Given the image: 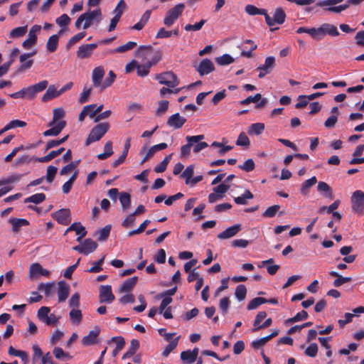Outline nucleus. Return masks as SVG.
<instances>
[{
    "label": "nucleus",
    "instance_id": "f257e3e1",
    "mask_svg": "<svg viewBox=\"0 0 364 364\" xmlns=\"http://www.w3.org/2000/svg\"><path fill=\"white\" fill-rule=\"evenodd\" d=\"M109 129L107 122H102L95 126L90 132L85 141V145L89 146L93 142L100 141Z\"/></svg>",
    "mask_w": 364,
    "mask_h": 364
},
{
    "label": "nucleus",
    "instance_id": "f03ea898",
    "mask_svg": "<svg viewBox=\"0 0 364 364\" xmlns=\"http://www.w3.org/2000/svg\"><path fill=\"white\" fill-rule=\"evenodd\" d=\"M351 207L353 211L359 216L364 215V191L357 190L351 196Z\"/></svg>",
    "mask_w": 364,
    "mask_h": 364
},
{
    "label": "nucleus",
    "instance_id": "7ed1b4c3",
    "mask_svg": "<svg viewBox=\"0 0 364 364\" xmlns=\"http://www.w3.org/2000/svg\"><path fill=\"white\" fill-rule=\"evenodd\" d=\"M50 309L48 306H41L38 312V318L47 326H55L58 323L60 316L57 317L54 314H50Z\"/></svg>",
    "mask_w": 364,
    "mask_h": 364
},
{
    "label": "nucleus",
    "instance_id": "20e7f679",
    "mask_svg": "<svg viewBox=\"0 0 364 364\" xmlns=\"http://www.w3.org/2000/svg\"><path fill=\"white\" fill-rule=\"evenodd\" d=\"M185 5L182 3L176 4L175 6L169 9L165 16L164 19V23L165 26L170 27L171 26L177 19L182 15Z\"/></svg>",
    "mask_w": 364,
    "mask_h": 364
},
{
    "label": "nucleus",
    "instance_id": "39448f33",
    "mask_svg": "<svg viewBox=\"0 0 364 364\" xmlns=\"http://www.w3.org/2000/svg\"><path fill=\"white\" fill-rule=\"evenodd\" d=\"M155 79L161 85H165L168 87H175L179 85V80L177 76L171 71L157 74Z\"/></svg>",
    "mask_w": 364,
    "mask_h": 364
},
{
    "label": "nucleus",
    "instance_id": "423d86ee",
    "mask_svg": "<svg viewBox=\"0 0 364 364\" xmlns=\"http://www.w3.org/2000/svg\"><path fill=\"white\" fill-rule=\"evenodd\" d=\"M317 30V41L321 40L324 36L329 35L332 37L339 36V31L337 27L331 23H323L320 27L316 28Z\"/></svg>",
    "mask_w": 364,
    "mask_h": 364
},
{
    "label": "nucleus",
    "instance_id": "0eeeda50",
    "mask_svg": "<svg viewBox=\"0 0 364 364\" xmlns=\"http://www.w3.org/2000/svg\"><path fill=\"white\" fill-rule=\"evenodd\" d=\"M264 18L267 24L272 27L276 23L282 24L285 21L286 14L282 8L279 7L276 9L273 17L269 16V15L266 11Z\"/></svg>",
    "mask_w": 364,
    "mask_h": 364
},
{
    "label": "nucleus",
    "instance_id": "6e6552de",
    "mask_svg": "<svg viewBox=\"0 0 364 364\" xmlns=\"http://www.w3.org/2000/svg\"><path fill=\"white\" fill-rule=\"evenodd\" d=\"M97 247V243L92 239H85L80 245L75 246L73 249L79 253L87 255L93 252Z\"/></svg>",
    "mask_w": 364,
    "mask_h": 364
},
{
    "label": "nucleus",
    "instance_id": "1a4fd4ad",
    "mask_svg": "<svg viewBox=\"0 0 364 364\" xmlns=\"http://www.w3.org/2000/svg\"><path fill=\"white\" fill-rule=\"evenodd\" d=\"M53 218L59 224L68 225L71 222V213L70 209L62 208L51 214Z\"/></svg>",
    "mask_w": 364,
    "mask_h": 364
},
{
    "label": "nucleus",
    "instance_id": "9d476101",
    "mask_svg": "<svg viewBox=\"0 0 364 364\" xmlns=\"http://www.w3.org/2000/svg\"><path fill=\"white\" fill-rule=\"evenodd\" d=\"M204 139V135H196V136H187L186 137L188 143L185 145H183L181 148V156H188L191 152V148L193 146L194 143H198L199 141H201Z\"/></svg>",
    "mask_w": 364,
    "mask_h": 364
},
{
    "label": "nucleus",
    "instance_id": "9b49d317",
    "mask_svg": "<svg viewBox=\"0 0 364 364\" xmlns=\"http://www.w3.org/2000/svg\"><path fill=\"white\" fill-rule=\"evenodd\" d=\"M99 299L100 303L107 304H111L115 299L110 285H102L100 287Z\"/></svg>",
    "mask_w": 364,
    "mask_h": 364
},
{
    "label": "nucleus",
    "instance_id": "f8f14e48",
    "mask_svg": "<svg viewBox=\"0 0 364 364\" xmlns=\"http://www.w3.org/2000/svg\"><path fill=\"white\" fill-rule=\"evenodd\" d=\"M97 46V43H90L80 46L77 51V57L80 59L90 58Z\"/></svg>",
    "mask_w": 364,
    "mask_h": 364
},
{
    "label": "nucleus",
    "instance_id": "ddd939ff",
    "mask_svg": "<svg viewBox=\"0 0 364 364\" xmlns=\"http://www.w3.org/2000/svg\"><path fill=\"white\" fill-rule=\"evenodd\" d=\"M275 65V58L273 56H269L265 59L264 64L259 66L257 70H260L258 77L263 78L267 74L272 72Z\"/></svg>",
    "mask_w": 364,
    "mask_h": 364
},
{
    "label": "nucleus",
    "instance_id": "4468645a",
    "mask_svg": "<svg viewBox=\"0 0 364 364\" xmlns=\"http://www.w3.org/2000/svg\"><path fill=\"white\" fill-rule=\"evenodd\" d=\"M41 29V26L39 25H34L31 27V28L29 31L27 39H26L22 43V46L24 48H29L31 46H32L36 43V33L39 32Z\"/></svg>",
    "mask_w": 364,
    "mask_h": 364
},
{
    "label": "nucleus",
    "instance_id": "2eb2a0df",
    "mask_svg": "<svg viewBox=\"0 0 364 364\" xmlns=\"http://www.w3.org/2000/svg\"><path fill=\"white\" fill-rule=\"evenodd\" d=\"M36 51L34 50L31 53H23L20 55L19 60H20V62L21 63V65L19 66V68L16 71L15 75L31 68V66L33 65V60H28L26 61V60L28 58L33 56L34 55H36Z\"/></svg>",
    "mask_w": 364,
    "mask_h": 364
},
{
    "label": "nucleus",
    "instance_id": "dca6fc26",
    "mask_svg": "<svg viewBox=\"0 0 364 364\" xmlns=\"http://www.w3.org/2000/svg\"><path fill=\"white\" fill-rule=\"evenodd\" d=\"M82 15L84 18L83 28L87 29L92 24L93 21L97 17L101 16L102 13L101 10L97 9L91 11H87Z\"/></svg>",
    "mask_w": 364,
    "mask_h": 364
},
{
    "label": "nucleus",
    "instance_id": "f3484780",
    "mask_svg": "<svg viewBox=\"0 0 364 364\" xmlns=\"http://www.w3.org/2000/svg\"><path fill=\"white\" fill-rule=\"evenodd\" d=\"M70 231H75L76 232V235H78L76 240L79 242H80L82 239L86 236L87 232L85 228L82 226L80 223H73L68 228H67L65 235Z\"/></svg>",
    "mask_w": 364,
    "mask_h": 364
},
{
    "label": "nucleus",
    "instance_id": "a211bd4d",
    "mask_svg": "<svg viewBox=\"0 0 364 364\" xmlns=\"http://www.w3.org/2000/svg\"><path fill=\"white\" fill-rule=\"evenodd\" d=\"M214 70L215 66L213 63L208 58L202 60L196 69V70L201 76L208 75L213 72Z\"/></svg>",
    "mask_w": 364,
    "mask_h": 364
},
{
    "label": "nucleus",
    "instance_id": "6ab92c4d",
    "mask_svg": "<svg viewBox=\"0 0 364 364\" xmlns=\"http://www.w3.org/2000/svg\"><path fill=\"white\" fill-rule=\"evenodd\" d=\"M241 229L242 228L240 224H235L220 232L218 235V238L220 240L229 239L235 236L241 230Z\"/></svg>",
    "mask_w": 364,
    "mask_h": 364
},
{
    "label": "nucleus",
    "instance_id": "aec40b11",
    "mask_svg": "<svg viewBox=\"0 0 364 364\" xmlns=\"http://www.w3.org/2000/svg\"><path fill=\"white\" fill-rule=\"evenodd\" d=\"M100 329L95 327L94 330L90 331L88 335L84 336L81 341L82 344L85 346H92L97 343V338L100 335Z\"/></svg>",
    "mask_w": 364,
    "mask_h": 364
},
{
    "label": "nucleus",
    "instance_id": "412c9836",
    "mask_svg": "<svg viewBox=\"0 0 364 364\" xmlns=\"http://www.w3.org/2000/svg\"><path fill=\"white\" fill-rule=\"evenodd\" d=\"M186 119L180 116L179 113L171 115L168 121L167 125L176 129H180L186 123Z\"/></svg>",
    "mask_w": 364,
    "mask_h": 364
},
{
    "label": "nucleus",
    "instance_id": "4be33fe9",
    "mask_svg": "<svg viewBox=\"0 0 364 364\" xmlns=\"http://www.w3.org/2000/svg\"><path fill=\"white\" fill-rule=\"evenodd\" d=\"M58 301L63 302L68 297L70 293V286L64 281H60L58 283Z\"/></svg>",
    "mask_w": 364,
    "mask_h": 364
},
{
    "label": "nucleus",
    "instance_id": "5701e85b",
    "mask_svg": "<svg viewBox=\"0 0 364 364\" xmlns=\"http://www.w3.org/2000/svg\"><path fill=\"white\" fill-rule=\"evenodd\" d=\"M104 75L105 70L103 67L99 66L94 68L92 73V80L94 87H97L100 86L102 87V80Z\"/></svg>",
    "mask_w": 364,
    "mask_h": 364
},
{
    "label": "nucleus",
    "instance_id": "b1692460",
    "mask_svg": "<svg viewBox=\"0 0 364 364\" xmlns=\"http://www.w3.org/2000/svg\"><path fill=\"white\" fill-rule=\"evenodd\" d=\"M29 274L31 278L38 275L49 277L50 272L46 269H43L39 263H33L31 265Z\"/></svg>",
    "mask_w": 364,
    "mask_h": 364
},
{
    "label": "nucleus",
    "instance_id": "393cba45",
    "mask_svg": "<svg viewBox=\"0 0 364 364\" xmlns=\"http://www.w3.org/2000/svg\"><path fill=\"white\" fill-rule=\"evenodd\" d=\"M9 223L12 226V231L14 232H18L21 228L23 226H28L29 225V221L24 218H11L9 220Z\"/></svg>",
    "mask_w": 364,
    "mask_h": 364
},
{
    "label": "nucleus",
    "instance_id": "a878e982",
    "mask_svg": "<svg viewBox=\"0 0 364 364\" xmlns=\"http://www.w3.org/2000/svg\"><path fill=\"white\" fill-rule=\"evenodd\" d=\"M64 29L62 28L58 32V34H54L48 38L46 44V48L50 53H53L57 50L59 41V36L61 35Z\"/></svg>",
    "mask_w": 364,
    "mask_h": 364
},
{
    "label": "nucleus",
    "instance_id": "bb28decb",
    "mask_svg": "<svg viewBox=\"0 0 364 364\" xmlns=\"http://www.w3.org/2000/svg\"><path fill=\"white\" fill-rule=\"evenodd\" d=\"M66 126L65 121H60L57 123V124L52 128L45 131L43 134L44 136H58L62 130Z\"/></svg>",
    "mask_w": 364,
    "mask_h": 364
},
{
    "label": "nucleus",
    "instance_id": "cd10ccee",
    "mask_svg": "<svg viewBox=\"0 0 364 364\" xmlns=\"http://www.w3.org/2000/svg\"><path fill=\"white\" fill-rule=\"evenodd\" d=\"M158 61L159 59H157L154 62H146L145 64L143 65H139L137 63L136 68L137 75L140 77H145L148 75L150 72L151 67L155 65Z\"/></svg>",
    "mask_w": 364,
    "mask_h": 364
},
{
    "label": "nucleus",
    "instance_id": "c85d7f7f",
    "mask_svg": "<svg viewBox=\"0 0 364 364\" xmlns=\"http://www.w3.org/2000/svg\"><path fill=\"white\" fill-rule=\"evenodd\" d=\"M138 282L137 277H133L127 279L120 287L119 291L120 293L129 292L132 290Z\"/></svg>",
    "mask_w": 364,
    "mask_h": 364
},
{
    "label": "nucleus",
    "instance_id": "c756f323",
    "mask_svg": "<svg viewBox=\"0 0 364 364\" xmlns=\"http://www.w3.org/2000/svg\"><path fill=\"white\" fill-rule=\"evenodd\" d=\"M317 183V178L316 176H312L308 180H306L301 186L300 192L303 196H306L309 193L311 187L314 186Z\"/></svg>",
    "mask_w": 364,
    "mask_h": 364
},
{
    "label": "nucleus",
    "instance_id": "7c9ffc66",
    "mask_svg": "<svg viewBox=\"0 0 364 364\" xmlns=\"http://www.w3.org/2000/svg\"><path fill=\"white\" fill-rule=\"evenodd\" d=\"M60 95L59 91H57L54 85H50L48 87L46 92L42 96L41 100L43 102H48L51 100L52 99L58 97Z\"/></svg>",
    "mask_w": 364,
    "mask_h": 364
},
{
    "label": "nucleus",
    "instance_id": "2f4dec72",
    "mask_svg": "<svg viewBox=\"0 0 364 364\" xmlns=\"http://www.w3.org/2000/svg\"><path fill=\"white\" fill-rule=\"evenodd\" d=\"M317 190L318 192L323 193L326 198H333L332 189L327 183L324 181H319L317 186Z\"/></svg>",
    "mask_w": 364,
    "mask_h": 364
},
{
    "label": "nucleus",
    "instance_id": "473e14b6",
    "mask_svg": "<svg viewBox=\"0 0 364 364\" xmlns=\"http://www.w3.org/2000/svg\"><path fill=\"white\" fill-rule=\"evenodd\" d=\"M139 348V341L136 339H132L130 346L127 352L123 355L122 359H126L133 356Z\"/></svg>",
    "mask_w": 364,
    "mask_h": 364
},
{
    "label": "nucleus",
    "instance_id": "72a5a7b5",
    "mask_svg": "<svg viewBox=\"0 0 364 364\" xmlns=\"http://www.w3.org/2000/svg\"><path fill=\"white\" fill-rule=\"evenodd\" d=\"M64 151H65V148H63V147H61L59 149L55 150V151H51L46 156L41 157V158H37L36 161L38 162H41V163H47V162L51 161L52 159H53L54 158H55L56 156L61 154Z\"/></svg>",
    "mask_w": 364,
    "mask_h": 364
},
{
    "label": "nucleus",
    "instance_id": "f704fd0d",
    "mask_svg": "<svg viewBox=\"0 0 364 364\" xmlns=\"http://www.w3.org/2000/svg\"><path fill=\"white\" fill-rule=\"evenodd\" d=\"M46 195L43 193L33 194L24 199V203H33L35 204H39L46 200Z\"/></svg>",
    "mask_w": 364,
    "mask_h": 364
},
{
    "label": "nucleus",
    "instance_id": "c9c22d12",
    "mask_svg": "<svg viewBox=\"0 0 364 364\" xmlns=\"http://www.w3.org/2000/svg\"><path fill=\"white\" fill-rule=\"evenodd\" d=\"M136 46V43H135L134 41H129L127 43H125V44H124L122 46H120L116 48L114 50H112L110 51V53H124V52H127L128 50H130L133 49Z\"/></svg>",
    "mask_w": 364,
    "mask_h": 364
},
{
    "label": "nucleus",
    "instance_id": "e433bc0d",
    "mask_svg": "<svg viewBox=\"0 0 364 364\" xmlns=\"http://www.w3.org/2000/svg\"><path fill=\"white\" fill-rule=\"evenodd\" d=\"M264 124L257 122L252 124L248 129V134H255V135H259L263 132L264 130Z\"/></svg>",
    "mask_w": 364,
    "mask_h": 364
},
{
    "label": "nucleus",
    "instance_id": "4c0bfd02",
    "mask_svg": "<svg viewBox=\"0 0 364 364\" xmlns=\"http://www.w3.org/2000/svg\"><path fill=\"white\" fill-rule=\"evenodd\" d=\"M253 198V194L249 190H245L241 196L235 197L234 201L238 205H246L247 203L246 200L252 199Z\"/></svg>",
    "mask_w": 364,
    "mask_h": 364
},
{
    "label": "nucleus",
    "instance_id": "58836bf2",
    "mask_svg": "<svg viewBox=\"0 0 364 364\" xmlns=\"http://www.w3.org/2000/svg\"><path fill=\"white\" fill-rule=\"evenodd\" d=\"M245 11L249 15H263L265 17L267 10L264 9H258L254 5L247 4L245 6Z\"/></svg>",
    "mask_w": 364,
    "mask_h": 364
},
{
    "label": "nucleus",
    "instance_id": "ea45409f",
    "mask_svg": "<svg viewBox=\"0 0 364 364\" xmlns=\"http://www.w3.org/2000/svg\"><path fill=\"white\" fill-rule=\"evenodd\" d=\"M179 339L180 336H178L175 339L172 340L169 344L165 347L162 352V355L164 357H168V355L177 347Z\"/></svg>",
    "mask_w": 364,
    "mask_h": 364
},
{
    "label": "nucleus",
    "instance_id": "a19ab883",
    "mask_svg": "<svg viewBox=\"0 0 364 364\" xmlns=\"http://www.w3.org/2000/svg\"><path fill=\"white\" fill-rule=\"evenodd\" d=\"M308 316H309L308 313L306 311L302 310V311L298 312L294 317L288 318L286 321V323H293L295 322L303 321V320L306 319L308 318Z\"/></svg>",
    "mask_w": 364,
    "mask_h": 364
},
{
    "label": "nucleus",
    "instance_id": "79ce46f5",
    "mask_svg": "<svg viewBox=\"0 0 364 364\" xmlns=\"http://www.w3.org/2000/svg\"><path fill=\"white\" fill-rule=\"evenodd\" d=\"M266 304V299L263 297H256L251 300L247 306V310H253L259 307L260 305Z\"/></svg>",
    "mask_w": 364,
    "mask_h": 364
},
{
    "label": "nucleus",
    "instance_id": "37998d69",
    "mask_svg": "<svg viewBox=\"0 0 364 364\" xmlns=\"http://www.w3.org/2000/svg\"><path fill=\"white\" fill-rule=\"evenodd\" d=\"M181 359L184 364H191L196 360V357L191 353V350L181 352Z\"/></svg>",
    "mask_w": 364,
    "mask_h": 364
},
{
    "label": "nucleus",
    "instance_id": "c03bdc74",
    "mask_svg": "<svg viewBox=\"0 0 364 364\" xmlns=\"http://www.w3.org/2000/svg\"><path fill=\"white\" fill-rule=\"evenodd\" d=\"M27 32V26H20L12 29L10 31L9 36L10 38H20L24 36Z\"/></svg>",
    "mask_w": 364,
    "mask_h": 364
},
{
    "label": "nucleus",
    "instance_id": "a18cd8bd",
    "mask_svg": "<svg viewBox=\"0 0 364 364\" xmlns=\"http://www.w3.org/2000/svg\"><path fill=\"white\" fill-rule=\"evenodd\" d=\"M105 255L102 256L98 261L94 262L92 266L87 270L90 273H98L102 270V265L104 263Z\"/></svg>",
    "mask_w": 364,
    "mask_h": 364
},
{
    "label": "nucleus",
    "instance_id": "49530a36",
    "mask_svg": "<svg viewBox=\"0 0 364 364\" xmlns=\"http://www.w3.org/2000/svg\"><path fill=\"white\" fill-rule=\"evenodd\" d=\"M70 320L75 323L76 324H79L82 318V314L80 310L77 309H73L69 314Z\"/></svg>",
    "mask_w": 364,
    "mask_h": 364
},
{
    "label": "nucleus",
    "instance_id": "de8ad7c7",
    "mask_svg": "<svg viewBox=\"0 0 364 364\" xmlns=\"http://www.w3.org/2000/svg\"><path fill=\"white\" fill-rule=\"evenodd\" d=\"M21 176L22 175L21 174H13L8 176L7 178H1L0 179V186L16 183L20 181Z\"/></svg>",
    "mask_w": 364,
    "mask_h": 364
},
{
    "label": "nucleus",
    "instance_id": "09e8293b",
    "mask_svg": "<svg viewBox=\"0 0 364 364\" xmlns=\"http://www.w3.org/2000/svg\"><path fill=\"white\" fill-rule=\"evenodd\" d=\"M21 176L22 175L21 174H13L8 176L7 178H1L0 179V186L16 183L20 181Z\"/></svg>",
    "mask_w": 364,
    "mask_h": 364
},
{
    "label": "nucleus",
    "instance_id": "8fccbe9b",
    "mask_svg": "<svg viewBox=\"0 0 364 364\" xmlns=\"http://www.w3.org/2000/svg\"><path fill=\"white\" fill-rule=\"evenodd\" d=\"M247 294L246 287L243 284H240L236 287L235 295L238 301H243Z\"/></svg>",
    "mask_w": 364,
    "mask_h": 364
},
{
    "label": "nucleus",
    "instance_id": "3c124183",
    "mask_svg": "<svg viewBox=\"0 0 364 364\" xmlns=\"http://www.w3.org/2000/svg\"><path fill=\"white\" fill-rule=\"evenodd\" d=\"M151 48V46H141L136 51V56L142 59L146 58Z\"/></svg>",
    "mask_w": 364,
    "mask_h": 364
},
{
    "label": "nucleus",
    "instance_id": "603ef678",
    "mask_svg": "<svg viewBox=\"0 0 364 364\" xmlns=\"http://www.w3.org/2000/svg\"><path fill=\"white\" fill-rule=\"evenodd\" d=\"M119 201L124 210L127 209L131 204L130 194L126 192H122L119 195Z\"/></svg>",
    "mask_w": 364,
    "mask_h": 364
},
{
    "label": "nucleus",
    "instance_id": "864d4df0",
    "mask_svg": "<svg viewBox=\"0 0 364 364\" xmlns=\"http://www.w3.org/2000/svg\"><path fill=\"white\" fill-rule=\"evenodd\" d=\"M216 63L220 65H227L234 62L233 58L229 54H224L215 58Z\"/></svg>",
    "mask_w": 364,
    "mask_h": 364
},
{
    "label": "nucleus",
    "instance_id": "5fc2aeb1",
    "mask_svg": "<svg viewBox=\"0 0 364 364\" xmlns=\"http://www.w3.org/2000/svg\"><path fill=\"white\" fill-rule=\"evenodd\" d=\"M297 33L301 34L303 33H306L309 34L312 38L317 41V30L316 28H306V27H299L296 31Z\"/></svg>",
    "mask_w": 364,
    "mask_h": 364
},
{
    "label": "nucleus",
    "instance_id": "6e6d98bb",
    "mask_svg": "<svg viewBox=\"0 0 364 364\" xmlns=\"http://www.w3.org/2000/svg\"><path fill=\"white\" fill-rule=\"evenodd\" d=\"M86 35L85 32H80L73 36L67 43L66 48L69 50L74 44L82 40Z\"/></svg>",
    "mask_w": 364,
    "mask_h": 364
},
{
    "label": "nucleus",
    "instance_id": "4d7b16f0",
    "mask_svg": "<svg viewBox=\"0 0 364 364\" xmlns=\"http://www.w3.org/2000/svg\"><path fill=\"white\" fill-rule=\"evenodd\" d=\"M65 116V112L62 108H55L53 109V120L48 124L49 127L53 126L60 119L63 118Z\"/></svg>",
    "mask_w": 364,
    "mask_h": 364
},
{
    "label": "nucleus",
    "instance_id": "13d9d810",
    "mask_svg": "<svg viewBox=\"0 0 364 364\" xmlns=\"http://www.w3.org/2000/svg\"><path fill=\"white\" fill-rule=\"evenodd\" d=\"M318 346L316 343H311L305 350L304 354L306 356L314 358L318 353Z\"/></svg>",
    "mask_w": 364,
    "mask_h": 364
},
{
    "label": "nucleus",
    "instance_id": "bf43d9fd",
    "mask_svg": "<svg viewBox=\"0 0 364 364\" xmlns=\"http://www.w3.org/2000/svg\"><path fill=\"white\" fill-rule=\"evenodd\" d=\"M266 317H267V313L265 311H259L257 314V316L255 317V319L254 321V323H253V326H254L253 331H257L259 330V327L261 326L260 323Z\"/></svg>",
    "mask_w": 364,
    "mask_h": 364
},
{
    "label": "nucleus",
    "instance_id": "052dcab7",
    "mask_svg": "<svg viewBox=\"0 0 364 364\" xmlns=\"http://www.w3.org/2000/svg\"><path fill=\"white\" fill-rule=\"evenodd\" d=\"M58 168L54 166H49L47 168L46 176H44L48 183H52L55 178V176L57 173Z\"/></svg>",
    "mask_w": 364,
    "mask_h": 364
},
{
    "label": "nucleus",
    "instance_id": "680f3d73",
    "mask_svg": "<svg viewBox=\"0 0 364 364\" xmlns=\"http://www.w3.org/2000/svg\"><path fill=\"white\" fill-rule=\"evenodd\" d=\"M193 173H194V167L192 165L187 166L186 168L182 173L181 177L186 179V184L190 183V180L193 177Z\"/></svg>",
    "mask_w": 364,
    "mask_h": 364
},
{
    "label": "nucleus",
    "instance_id": "e2e57ef3",
    "mask_svg": "<svg viewBox=\"0 0 364 364\" xmlns=\"http://www.w3.org/2000/svg\"><path fill=\"white\" fill-rule=\"evenodd\" d=\"M80 160L78 161H71L68 165L65 166L61 170H60V175H66L67 173L73 171L79 164Z\"/></svg>",
    "mask_w": 364,
    "mask_h": 364
},
{
    "label": "nucleus",
    "instance_id": "0e129e2a",
    "mask_svg": "<svg viewBox=\"0 0 364 364\" xmlns=\"http://www.w3.org/2000/svg\"><path fill=\"white\" fill-rule=\"evenodd\" d=\"M280 206L279 205L270 206L262 213V216L264 218H273L275 216Z\"/></svg>",
    "mask_w": 364,
    "mask_h": 364
},
{
    "label": "nucleus",
    "instance_id": "69168bd1",
    "mask_svg": "<svg viewBox=\"0 0 364 364\" xmlns=\"http://www.w3.org/2000/svg\"><path fill=\"white\" fill-rule=\"evenodd\" d=\"M108 75L109 76L105 79V80L104 81V82L102 85V87H101L102 90L108 87H110L116 79V75L112 70H110L109 72Z\"/></svg>",
    "mask_w": 364,
    "mask_h": 364
},
{
    "label": "nucleus",
    "instance_id": "338daca9",
    "mask_svg": "<svg viewBox=\"0 0 364 364\" xmlns=\"http://www.w3.org/2000/svg\"><path fill=\"white\" fill-rule=\"evenodd\" d=\"M230 304V301L228 297L225 296L220 299L219 306L223 315H225L228 313Z\"/></svg>",
    "mask_w": 364,
    "mask_h": 364
},
{
    "label": "nucleus",
    "instance_id": "774afa93",
    "mask_svg": "<svg viewBox=\"0 0 364 364\" xmlns=\"http://www.w3.org/2000/svg\"><path fill=\"white\" fill-rule=\"evenodd\" d=\"M168 101L167 100H161L159 102V107L156 110V115L161 116L163 115L168 108Z\"/></svg>",
    "mask_w": 364,
    "mask_h": 364
}]
</instances>
